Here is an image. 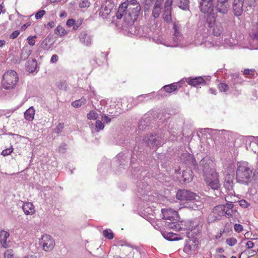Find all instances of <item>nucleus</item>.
Masks as SVG:
<instances>
[{"instance_id":"nucleus-28","label":"nucleus","mask_w":258,"mask_h":258,"mask_svg":"<svg viewBox=\"0 0 258 258\" xmlns=\"http://www.w3.org/2000/svg\"><path fill=\"white\" fill-rule=\"evenodd\" d=\"M165 226L175 230H179L180 228V224L175 218L172 219V221H170V222H166Z\"/></svg>"},{"instance_id":"nucleus-43","label":"nucleus","mask_w":258,"mask_h":258,"mask_svg":"<svg viewBox=\"0 0 258 258\" xmlns=\"http://www.w3.org/2000/svg\"><path fill=\"white\" fill-rule=\"evenodd\" d=\"M226 242L229 246H232L235 245L237 243V240L235 238H229L226 239Z\"/></svg>"},{"instance_id":"nucleus-60","label":"nucleus","mask_w":258,"mask_h":258,"mask_svg":"<svg viewBox=\"0 0 258 258\" xmlns=\"http://www.w3.org/2000/svg\"><path fill=\"white\" fill-rule=\"evenodd\" d=\"M58 59V57L56 54H53L51 58L50 62L51 63H55L56 62Z\"/></svg>"},{"instance_id":"nucleus-3","label":"nucleus","mask_w":258,"mask_h":258,"mask_svg":"<svg viewBox=\"0 0 258 258\" xmlns=\"http://www.w3.org/2000/svg\"><path fill=\"white\" fill-rule=\"evenodd\" d=\"M252 170L253 168L247 162H238L236 169V180L237 182L247 184L250 181Z\"/></svg>"},{"instance_id":"nucleus-42","label":"nucleus","mask_w":258,"mask_h":258,"mask_svg":"<svg viewBox=\"0 0 258 258\" xmlns=\"http://www.w3.org/2000/svg\"><path fill=\"white\" fill-rule=\"evenodd\" d=\"M207 23L209 27H214L215 24V18L213 16H209L207 20Z\"/></svg>"},{"instance_id":"nucleus-22","label":"nucleus","mask_w":258,"mask_h":258,"mask_svg":"<svg viewBox=\"0 0 258 258\" xmlns=\"http://www.w3.org/2000/svg\"><path fill=\"white\" fill-rule=\"evenodd\" d=\"M189 203L190 208L194 210H200L203 207V203L200 200V197L197 195L196 199Z\"/></svg>"},{"instance_id":"nucleus-37","label":"nucleus","mask_w":258,"mask_h":258,"mask_svg":"<svg viewBox=\"0 0 258 258\" xmlns=\"http://www.w3.org/2000/svg\"><path fill=\"white\" fill-rule=\"evenodd\" d=\"M255 71L254 69H246L243 71V74L245 76H249V78H255L254 73Z\"/></svg>"},{"instance_id":"nucleus-6","label":"nucleus","mask_w":258,"mask_h":258,"mask_svg":"<svg viewBox=\"0 0 258 258\" xmlns=\"http://www.w3.org/2000/svg\"><path fill=\"white\" fill-rule=\"evenodd\" d=\"M143 140L150 148L160 146L164 144V140L161 136L156 134L147 135Z\"/></svg>"},{"instance_id":"nucleus-50","label":"nucleus","mask_w":258,"mask_h":258,"mask_svg":"<svg viewBox=\"0 0 258 258\" xmlns=\"http://www.w3.org/2000/svg\"><path fill=\"white\" fill-rule=\"evenodd\" d=\"M157 5V2H156L155 5L154 6V9L152 12V15L155 18H158L160 15L159 11L156 9Z\"/></svg>"},{"instance_id":"nucleus-54","label":"nucleus","mask_w":258,"mask_h":258,"mask_svg":"<svg viewBox=\"0 0 258 258\" xmlns=\"http://www.w3.org/2000/svg\"><path fill=\"white\" fill-rule=\"evenodd\" d=\"M173 0H166L165 2V9L166 10H171V6L172 4Z\"/></svg>"},{"instance_id":"nucleus-4","label":"nucleus","mask_w":258,"mask_h":258,"mask_svg":"<svg viewBox=\"0 0 258 258\" xmlns=\"http://www.w3.org/2000/svg\"><path fill=\"white\" fill-rule=\"evenodd\" d=\"M19 78L17 73L13 70L6 72L3 77L2 86L5 89L14 88L18 82Z\"/></svg>"},{"instance_id":"nucleus-8","label":"nucleus","mask_w":258,"mask_h":258,"mask_svg":"<svg viewBox=\"0 0 258 258\" xmlns=\"http://www.w3.org/2000/svg\"><path fill=\"white\" fill-rule=\"evenodd\" d=\"M190 234V232L187 233L188 239L186 240V242L183 248V251L187 253L192 250H195L199 244L198 238Z\"/></svg>"},{"instance_id":"nucleus-24","label":"nucleus","mask_w":258,"mask_h":258,"mask_svg":"<svg viewBox=\"0 0 258 258\" xmlns=\"http://www.w3.org/2000/svg\"><path fill=\"white\" fill-rule=\"evenodd\" d=\"M35 110L33 106L30 107L24 112V118L28 121H32L34 117Z\"/></svg>"},{"instance_id":"nucleus-53","label":"nucleus","mask_w":258,"mask_h":258,"mask_svg":"<svg viewBox=\"0 0 258 258\" xmlns=\"http://www.w3.org/2000/svg\"><path fill=\"white\" fill-rule=\"evenodd\" d=\"M63 128V123H59L55 129V132L57 134L61 133Z\"/></svg>"},{"instance_id":"nucleus-1","label":"nucleus","mask_w":258,"mask_h":258,"mask_svg":"<svg viewBox=\"0 0 258 258\" xmlns=\"http://www.w3.org/2000/svg\"><path fill=\"white\" fill-rule=\"evenodd\" d=\"M211 161L208 157H205L200 162L201 168L205 176V180L208 186L212 189H218L220 187V182L217 173L211 168Z\"/></svg>"},{"instance_id":"nucleus-19","label":"nucleus","mask_w":258,"mask_h":258,"mask_svg":"<svg viewBox=\"0 0 258 258\" xmlns=\"http://www.w3.org/2000/svg\"><path fill=\"white\" fill-rule=\"evenodd\" d=\"M187 83L191 86H197L199 85H205L206 84L205 81L201 77L196 78H189L187 80Z\"/></svg>"},{"instance_id":"nucleus-27","label":"nucleus","mask_w":258,"mask_h":258,"mask_svg":"<svg viewBox=\"0 0 258 258\" xmlns=\"http://www.w3.org/2000/svg\"><path fill=\"white\" fill-rule=\"evenodd\" d=\"M183 181L186 183L189 182L192 179V172L190 169H186L182 172Z\"/></svg>"},{"instance_id":"nucleus-15","label":"nucleus","mask_w":258,"mask_h":258,"mask_svg":"<svg viewBox=\"0 0 258 258\" xmlns=\"http://www.w3.org/2000/svg\"><path fill=\"white\" fill-rule=\"evenodd\" d=\"M55 40L53 38V35L49 34L42 41L41 44V47L44 50H48L54 44Z\"/></svg>"},{"instance_id":"nucleus-57","label":"nucleus","mask_w":258,"mask_h":258,"mask_svg":"<svg viewBox=\"0 0 258 258\" xmlns=\"http://www.w3.org/2000/svg\"><path fill=\"white\" fill-rule=\"evenodd\" d=\"M102 120L105 122L106 123H108L111 121V118L108 117L106 115H104L102 117Z\"/></svg>"},{"instance_id":"nucleus-46","label":"nucleus","mask_w":258,"mask_h":258,"mask_svg":"<svg viewBox=\"0 0 258 258\" xmlns=\"http://www.w3.org/2000/svg\"><path fill=\"white\" fill-rule=\"evenodd\" d=\"M13 148L12 146H11L10 148H9L4 150L2 151L1 155L4 156H7L8 155H10L13 152Z\"/></svg>"},{"instance_id":"nucleus-21","label":"nucleus","mask_w":258,"mask_h":258,"mask_svg":"<svg viewBox=\"0 0 258 258\" xmlns=\"http://www.w3.org/2000/svg\"><path fill=\"white\" fill-rule=\"evenodd\" d=\"M22 209L26 215H33L35 212L34 206L32 203L27 202L23 204Z\"/></svg>"},{"instance_id":"nucleus-64","label":"nucleus","mask_w":258,"mask_h":258,"mask_svg":"<svg viewBox=\"0 0 258 258\" xmlns=\"http://www.w3.org/2000/svg\"><path fill=\"white\" fill-rule=\"evenodd\" d=\"M54 26V23L53 21L49 22L47 24V27L48 28H52Z\"/></svg>"},{"instance_id":"nucleus-17","label":"nucleus","mask_w":258,"mask_h":258,"mask_svg":"<svg viewBox=\"0 0 258 258\" xmlns=\"http://www.w3.org/2000/svg\"><path fill=\"white\" fill-rule=\"evenodd\" d=\"M180 25L179 24L176 23H174L173 27L174 30V36L173 37V39L176 43H178V42L181 41L182 39V36L180 33ZM177 45L178 44H175V46H177Z\"/></svg>"},{"instance_id":"nucleus-5","label":"nucleus","mask_w":258,"mask_h":258,"mask_svg":"<svg viewBox=\"0 0 258 258\" xmlns=\"http://www.w3.org/2000/svg\"><path fill=\"white\" fill-rule=\"evenodd\" d=\"M253 1V0H233L232 9L234 14L237 17L241 16L244 7L246 11L251 12L253 10L252 8Z\"/></svg>"},{"instance_id":"nucleus-11","label":"nucleus","mask_w":258,"mask_h":258,"mask_svg":"<svg viewBox=\"0 0 258 258\" xmlns=\"http://www.w3.org/2000/svg\"><path fill=\"white\" fill-rule=\"evenodd\" d=\"M200 9L204 14L211 13L213 8V0H201Z\"/></svg>"},{"instance_id":"nucleus-49","label":"nucleus","mask_w":258,"mask_h":258,"mask_svg":"<svg viewBox=\"0 0 258 258\" xmlns=\"http://www.w3.org/2000/svg\"><path fill=\"white\" fill-rule=\"evenodd\" d=\"M148 122L144 120H141L139 124V128L140 130H143L147 125Z\"/></svg>"},{"instance_id":"nucleus-39","label":"nucleus","mask_w":258,"mask_h":258,"mask_svg":"<svg viewBox=\"0 0 258 258\" xmlns=\"http://www.w3.org/2000/svg\"><path fill=\"white\" fill-rule=\"evenodd\" d=\"M218 87L221 92H226L229 89L228 85L224 83H220Z\"/></svg>"},{"instance_id":"nucleus-41","label":"nucleus","mask_w":258,"mask_h":258,"mask_svg":"<svg viewBox=\"0 0 258 258\" xmlns=\"http://www.w3.org/2000/svg\"><path fill=\"white\" fill-rule=\"evenodd\" d=\"M89 119H96L98 117V113L93 110H91L87 114Z\"/></svg>"},{"instance_id":"nucleus-26","label":"nucleus","mask_w":258,"mask_h":258,"mask_svg":"<svg viewBox=\"0 0 258 258\" xmlns=\"http://www.w3.org/2000/svg\"><path fill=\"white\" fill-rule=\"evenodd\" d=\"M228 199V197H226L225 198V200L227 203L224 205V208L226 209V211H227L228 217H230L233 215V208L234 207V205L233 204V202L229 201Z\"/></svg>"},{"instance_id":"nucleus-2","label":"nucleus","mask_w":258,"mask_h":258,"mask_svg":"<svg viewBox=\"0 0 258 258\" xmlns=\"http://www.w3.org/2000/svg\"><path fill=\"white\" fill-rule=\"evenodd\" d=\"M140 11V5L137 0L126 1L119 7V12H122L126 18L130 17L132 22L137 19Z\"/></svg>"},{"instance_id":"nucleus-13","label":"nucleus","mask_w":258,"mask_h":258,"mask_svg":"<svg viewBox=\"0 0 258 258\" xmlns=\"http://www.w3.org/2000/svg\"><path fill=\"white\" fill-rule=\"evenodd\" d=\"M201 226L197 222L190 221L187 223V229L190 231L191 236L194 234H197L201 230Z\"/></svg>"},{"instance_id":"nucleus-20","label":"nucleus","mask_w":258,"mask_h":258,"mask_svg":"<svg viewBox=\"0 0 258 258\" xmlns=\"http://www.w3.org/2000/svg\"><path fill=\"white\" fill-rule=\"evenodd\" d=\"M229 6L227 2H223L217 1L216 5L217 11L222 14H225L228 11Z\"/></svg>"},{"instance_id":"nucleus-62","label":"nucleus","mask_w":258,"mask_h":258,"mask_svg":"<svg viewBox=\"0 0 258 258\" xmlns=\"http://www.w3.org/2000/svg\"><path fill=\"white\" fill-rule=\"evenodd\" d=\"M235 77V78H234V83H238L240 82L242 80L241 78H238V76L237 75H233V77Z\"/></svg>"},{"instance_id":"nucleus-34","label":"nucleus","mask_w":258,"mask_h":258,"mask_svg":"<svg viewBox=\"0 0 258 258\" xmlns=\"http://www.w3.org/2000/svg\"><path fill=\"white\" fill-rule=\"evenodd\" d=\"M54 33L56 35L60 36V37L64 36L67 33L65 29L61 26L59 25L55 28L54 30Z\"/></svg>"},{"instance_id":"nucleus-25","label":"nucleus","mask_w":258,"mask_h":258,"mask_svg":"<svg viewBox=\"0 0 258 258\" xmlns=\"http://www.w3.org/2000/svg\"><path fill=\"white\" fill-rule=\"evenodd\" d=\"M37 62L36 60L33 59L32 60H28L26 63V70L30 73L34 72L37 69Z\"/></svg>"},{"instance_id":"nucleus-63","label":"nucleus","mask_w":258,"mask_h":258,"mask_svg":"<svg viewBox=\"0 0 258 258\" xmlns=\"http://www.w3.org/2000/svg\"><path fill=\"white\" fill-rule=\"evenodd\" d=\"M124 15V14H123L122 12H119V10H118L117 13L116 14V17L117 19H120L122 16Z\"/></svg>"},{"instance_id":"nucleus-56","label":"nucleus","mask_w":258,"mask_h":258,"mask_svg":"<svg viewBox=\"0 0 258 258\" xmlns=\"http://www.w3.org/2000/svg\"><path fill=\"white\" fill-rule=\"evenodd\" d=\"M239 205L241 207H242L243 208H247L248 207V206L249 205L248 204V203H247V202L244 200H240L239 201Z\"/></svg>"},{"instance_id":"nucleus-35","label":"nucleus","mask_w":258,"mask_h":258,"mask_svg":"<svg viewBox=\"0 0 258 258\" xmlns=\"http://www.w3.org/2000/svg\"><path fill=\"white\" fill-rule=\"evenodd\" d=\"M86 102V99L84 98H82L79 100H76L73 101L72 103V105L76 108H78L81 106L82 105L84 104Z\"/></svg>"},{"instance_id":"nucleus-51","label":"nucleus","mask_w":258,"mask_h":258,"mask_svg":"<svg viewBox=\"0 0 258 258\" xmlns=\"http://www.w3.org/2000/svg\"><path fill=\"white\" fill-rule=\"evenodd\" d=\"M45 14V11L44 10H41L38 11L35 14V18L38 20L41 18Z\"/></svg>"},{"instance_id":"nucleus-61","label":"nucleus","mask_w":258,"mask_h":258,"mask_svg":"<svg viewBox=\"0 0 258 258\" xmlns=\"http://www.w3.org/2000/svg\"><path fill=\"white\" fill-rule=\"evenodd\" d=\"M254 243L250 240H248L246 243V246L248 248H252L254 246Z\"/></svg>"},{"instance_id":"nucleus-7","label":"nucleus","mask_w":258,"mask_h":258,"mask_svg":"<svg viewBox=\"0 0 258 258\" xmlns=\"http://www.w3.org/2000/svg\"><path fill=\"white\" fill-rule=\"evenodd\" d=\"M39 244L45 251H50L53 249L55 245V242L52 237L48 235L45 234L42 236L39 241Z\"/></svg>"},{"instance_id":"nucleus-48","label":"nucleus","mask_w":258,"mask_h":258,"mask_svg":"<svg viewBox=\"0 0 258 258\" xmlns=\"http://www.w3.org/2000/svg\"><path fill=\"white\" fill-rule=\"evenodd\" d=\"M36 38V36H29L27 38V40L28 42V43L31 46H34L35 44V39Z\"/></svg>"},{"instance_id":"nucleus-36","label":"nucleus","mask_w":258,"mask_h":258,"mask_svg":"<svg viewBox=\"0 0 258 258\" xmlns=\"http://www.w3.org/2000/svg\"><path fill=\"white\" fill-rule=\"evenodd\" d=\"M103 235L105 238L108 239H112L113 238V233L110 229H107L104 230Z\"/></svg>"},{"instance_id":"nucleus-59","label":"nucleus","mask_w":258,"mask_h":258,"mask_svg":"<svg viewBox=\"0 0 258 258\" xmlns=\"http://www.w3.org/2000/svg\"><path fill=\"white\" fill-rule=\"evenodd\" d=\"M148 96V94H145V95H140L138 97V98L136 99V102H137V103H139L140 102H142V100L141 99V98H146Z\"/></svg>"},{"instance_id":"nucleus-29","label":"nucleus","mask_w":258,"mask_h":258,"mask_svg":"<svg viewBox=\"0 0 258 258\" xmlns=\"http://www.w3.org/2000/svg\"><path fill=\"white\" fill-rule=\"evenodd\" d=\"M31 54V50L28 46H25L21 50V59L22 60H26Z\"/></svg>"},{"instance_id":"nucleus-40","label":"nucleus","mask_w":258,"mask_h":258,"mask_svg":"<svg viewBox=\"0 0 258 258\" xmlns=\"http://www.w3.org/2000/svg\"><path fill=\"white\" fill-rule=\"evenodd\" d=\"M90 5L89 0H81L79 3V7L81 8H87Z\"/></svg>"},{"instance_id":"nucleus-12","label":"nucleus","mask_w":258,"mask_h":258,"mask_svg":"<svg viewBox=\"0 0 258 258\" xmlns=\"http://www.w3.org/2000/svg\"><path fill=\"white\" fill-rule=\"evenodd\" d=\"M80 41L87 46L91 44L93 40V36L87 31H83L79 36Z\"/></svg>"},{"instance_id":"nucleus-30","label":"nucleus","mask_w":258,"mask_h":258,"mask_svg":"<svg viewBox=\"0 0 258 258\" xmlns=\"http://www.w3.org/2000/svg\"><path fill=\"white\" fill-rule=\"evenodd\" d=\"M176 5L182 10H186L189 8L188 0H175Z\"/></svg>"},{"instance_id":"nucleus-32","label":"nucleus","mask_w":258,"mask_h":258,"mask_svg":"<svg viewBox=\"0 0 258 258\" xmlns=\"http://www.w3.org/2000/svg\"><path fill=\"white\" fill-rule=\"evenodd\" d=\"M177 83H174L170 85L164 86L163 88L168 93H171L177 89Z\"/></svg>"},{"instance_id":"nucleus-58","label":"nucleus","mask_w":258,"mask_h":258,"mask_svg":"<svg viewBox=\"0 0 258 258\" xmlns=\"http://www.w3.org/2000/svg\"><path fill=\"white\" fill-rule=\"evenodd\" d=\"M75 22H76V21L75 20H74L73 19H69L67 22V25L68 26L71 27L72 26H74L75 24Z\"/></svg>"},{"instance_id":"nucleus-31","label":"nucleus","mask_w":258,"mask_h":258,"mask_svg":"<svg viewBox=\"0 0 258 258\" xmlns=\"http://www.w3.org/2000/svg\"><path fill=\"white\" fill-rule=\"evenodd\" d=\"M223 31V29L221 23L215 24L213 29V33L215 36H220Z\"/></svg>"},{"instance_id":"nucleus-10","label":"nucleus","mask_w":258,"mask_h":258,"mask_svg":"<svg viewBox=\"0 0 258 258\" xmlns=\"http://www.w3.org/2000/svg\"><path fill=\"white\" fill-rule=\"evenodd\" d=\"M176 198L180 201H186L190 202L196 199L197 195L188 190H178L176 194Z\"/></svg>"},{"instance_id":"nucleus-18","label":"nucleus","mask_w":258,"mask_h":258,"mask_svg":"<svg viewBox=\"0 0 258 258\" xmlns=\"http://www.w3.org/2000/svg\"><path fill=\"white\" fill-rule=\"evenodd\" d=\"M224 186L230 194H232L233 191V178L230 175H227L226 176Z\"/></svg>"},{"instance_id":"nucleus-9","label":"nucleus","mask_w":258,"mask_h":258,"mask_svg":"<svg viewBox=\"0 0 258 258\" xmlns=\"http://www.w3.org/2000/svg\"><path fill=\"white\" fill-rule=\"evenodd\" d=\"M114 6V4L112 0L105 1L101 5L99 15L103 18H106L110 14Z\"/></svg>"},{"instance_id":"nucleus-45","label":"nucleus","mask_w":258,"mask_h":258,"mask_svg":"<svg viewBox=\"0 0 258 258\" xmlns=\"http://www.w3.org/2000/svg\"><path fill=\"white\" fill-rule=\"evenodd\" d=\"M95 126L97 130V131H99V130H102L104 128V125L103 123L101 121L97 120L96 121Z\"/></svg>"},{"instance_id":"nucleus-44","label":"nucleus","mask_w":258,"mask_h":258,"mask_svg":"<svg viewBox=\"0 0 258 258\" xmlns=\"http://www.w3.org/2000/svg\"><path fill=\"white\" fill-rule=\"evenodd\" d=\"M5 258H14V251L12 249L7 250L5 253Z\"/></svg>"},{"instance_id":"nucleus-14","label":"nucleus","mask_w":258,"mask_h":258,"mask_svg":"<svg viewBox=\"0 0 258 258\" xmlns=\"http://www.w3.org/2000/svg\"><path fill=\"white\" fill-rule=\"evenodd\" d=\"M9 236L10 233L8 231L2 230L0 232V243L2 246L5 248L10 246V241L8 240Z\"/></svg>"},{"instance_id":"nucleus-38","label":"nucleus","mask_w":258,"mask_h":258,"mask_svg":"<svg viewBox=\"0 0 258 258\" xmlns=\"http://www.w3.org/2000/svg\"><path fill=\"white\" fill-rule=\"evenodd\" d=\"M163 18L166 22H169L171 20V15L170 10L165 9L164 13L163 14Z\"/></svg>"},{"instance_id":"nucleus-47","label":"nucleus","mask_w":258,"mask_h":258,"mask_svg":"<svg viewBox=\"0 0 258 258\" xmlns=\"http://www.w3.org/2000/svg\"><path fill=\"white\" fill-rule=\"evenodd\" d=\"M57 87L62 90H66L67 88V84L65 82L59 81L56 83Z\"/></svg>"},{"instance_id":"nucleus-52","label":"nucleus","mask_w":258,"mask_h":258,"mask_svg":"<svg viewBox=\"0 0 258 258\" xmlns=\"http://www.w3.org/2000/svg\"><path fill=\"white\" fill-rule=\"evenodd\" d=\"M234 229L237 232H240L243 230V227L240 224H235L234 225Z\"/></svg>"},{"instance_id":"nucleus-16","label":"nucleus","mask_w":258,"mask_h":258,"mask_svg":"<svg viewBox=\"0 0 258 258\" xmlns=\"http://www.w3.org/2000/svg\"><path fill=\"white\" fill-rule=\"evenodd\" d=\"M163 214V219L166 220L172 221L175 218H177V213L175 211L171 209H162Z\"/></svg>"},{"instance_id":"nucleus-55","label":"nucleus","mask_w":258,"mask_h":258,"mask_svg":"<svg viewBox=\"0 0 258 258\" xmlns=\"http://www.w3.org/2000/svg\"><path fill=\"white\" fill-rule=\"evenodd\" d=\"M20 34V32L18 30L14 31L10 36V38L12 39L16 38Z\"/></svg>"},{"instance_id":"nucleus-33","label":"nucleus","mask_w":258,"mask_h":258,"mask_svg":"<svg viewBox=\"0 0 258 258\" xmlns=\"http://www.w3.org/2000/svg\"><path fill=\"white\" fill-rule=\"evenodd\" d=\"M162 235L169 241H174L177 239V235L172 232H164L162 233Z\"/></svg>"},{"instance_id":"nucleus-23","label":"nucleus","mask_w":258,"mask_h":258,"mask_svg":"<svg viewBox=\"0 0 258 258\" xmlns=\"http://www.w3.org/2000/svg\"><path fill=\"white\" fill-rule=\"evenodd\" d=\"M225 209L224 205H218L214 207L213 213L218 216H225L228 217L227 211H226Z\"/></svg>"}]
</instances>
